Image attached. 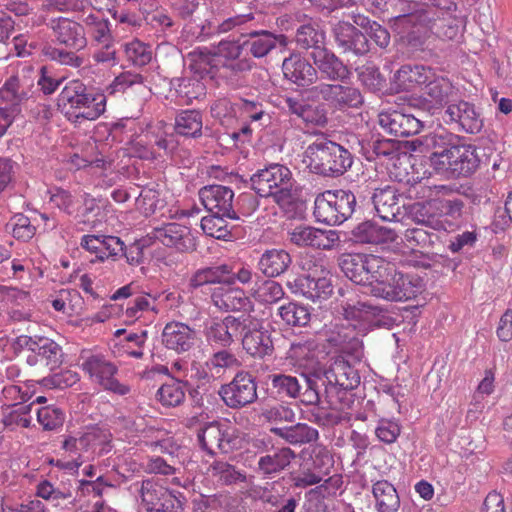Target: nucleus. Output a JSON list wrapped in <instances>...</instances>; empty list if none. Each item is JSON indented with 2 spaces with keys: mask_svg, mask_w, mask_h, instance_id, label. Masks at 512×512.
<instances>
[{
  "mask_svg": "<svg viewBox=\"0 0 512 512\" xmlns=\"http://www.w3.org/2000/svg\"><path fill=\"white\" fill-rule=\"evenodd\" d=\"M199 197L204 207L217 216L232 217L233 191L226 186L210 185L199 191Z\"/></svg>",
  "mask_w": 512,
  "mask_h": 512,
  "instance_id": "19",
  "label": "nucleus"
},
{
  "mask_svg": "<svg viewBox=\"0 0 512 512\" xmlns=\"http://www.w3.org/2000/svg\"><path fill=\"white\" fill-rule=\"evenodd\" d=\"M314 63L320 71L332 80H344L349 77V69L330 51L316 47L312 52Z\"/></svg>",
  "mask_w": 512,
  "mask_h": 512,
  "instance_id": "36",
  "label": "nucleus"
},
{
  "mask_svg": "<svg viewBox=\"0 0 512 512\" xmlns=\"http://www.w3.org/2000/svg\"><path fill=\"white\" fill-rule=\"evenodd\" d=\"M198 441L208 454H215L216 450L229 453L242 446L243 439L237 429L227 420L206 423L198 431Z\"/></svg>",
  "mask_w": 512,
  "mask_h": 512,
  "instance_id": "7",
  "label": "nucleus"
},
{
  "mask_svg": "<svg viewBox=\"0 0 512 512\" xmlns=\"http://www.w3.org/2000/svg\"><path fill=\"white\" fill-rule=\"evenodd\" d=\"M430 162L438 174L456 178L472 174L478 167L479 159L473 145L451 143L443 150L432 153Z\"/></svg>",
  "mask_w": 512,
  "mask_h": 512,
  "instance_id": "4",
  "label": "nucleus"
},
{
  "mask_svg": "<svg viewBox=\"0 0 512 512\" xmlns=\"http://www.w3.org/2000/svg\"><path fill=\"white\" fill-rule=\"evenodd\" d=\"M251 185L261 197H273L278 204H286L292 197L294 179L290 169L271 164L251 177Z\"/></svg>",
  "mask_w": 512,
  "mask_h": 512,
  "instance_id": "5",
  "label": "nucleus"
},
{
  "mask_svg": "<svg viewBox=\"0 0 512 512\" xmlns=\"http://www.w3.org/2000/svg\"><path fill=\"white\" fill-rule=\"evenodd\" d=\"M245 329L242 332V345L246 352L254 357H264L273 351V342L268 330L258 320L244 315Z\"/></svg>",
  "mask_w": 512,
  "mask_h": 512,
  "instance_id": "15",
  "label": "nucleus"
},
{
  "mask_svg": "<svg viewBox=\"0 0 512 512\" xmlns=\"http://www.w3.org/2000/svg\"><path fill=\"white\" fill-rule=\"evenodd\" d=\"M382 129L396 137H408L419 133L423 127L422 121L411 114L397 110L382 111L378 115Z\"/></svg>",
  "mask_w": 512,
  "mask_h": 512,
  "instance_id": "17",
  "label": "nucleus"
},
{
  "mask_svg": "<svg viewBox=\"0 0 512 512\" xmlns=\"http://www.w3.org/2000/svg\"><path fill=\"white\" fill-rule=\"evenodd\" d=\"M123 47L128 60L134 65L144 66L152 59L151 47L138 39L125 43Z\"/></svg>",
  "mask_w": 512,
  "mask_h": 512,
  "instance_id": "64",
  "label": "nucleus"
},
{
  "mask_svg": "<svg viewBox=\"0 0 512 512\" xmlns=\"http://www.w3.org/2000/svg\"><path fill=\"white\" fill-rule=\"evenodd\" d=\"M18 343L25 346L33 353L46 361L47 365L55 367L60 363L61 348L60 346L49 338L33 339L30 336H20Z\"/></svg>",
  "mask_w": 512,
  "mask_h": 512,
  "instance_id": "35",
  "label": "nucleus"
},
{
  "mask_svg": "<svg viewBox=\"0 0 512 512\" xmlns=\"http://www.w3.org/2000/svg\"><path fill=\"white\" fill-rule=\"evenodd\" d=\"M186 63L189 69L202 78L205 74H210L213 68L219 67L212 49L197 48L187 55Z\"/></svg>",
  "mask_w": 512,
  "mask_h": 512,
  "instance_id": "46",
  "label": "nucleus"
},
{
  "mask_svg": "<svg viewBox=\"0 0 512 512\" xmlns=\"http://www.w3.org/2000/svg\"><path fill=\"white\" fill-rule=\"evenodd\" d=\"M110 433L99 427H90L85 431L67 435L62 443L65 455L52 461L58 468L75 474L80 466L95 454L108 452Z\"/></svg>",
  "mask_w": 512,
  "mask_h": 512,
  "instance_id": "1",
  "label": "nucleus"
},
{
  "mask_svg": "<svg viewBox=\"0 0 512 512\" xmlns=\"http://www.w3.org/2000/svg\"><path fill=\"white\" fill-rule=\"evenodd\" d=\"M443 120L454 123L467 133H477L482 128V119L474 106L466 101L450 104L445 110Z\"/></svg>",
  "mask_w": 512,
  "mask_h": 512,
  "instance_id": "21",
  "label": "nucleus"
},
{
  "mask_svg": "<svg viewBox=\"0 0 512 512\" xmlns=\"http://www.w3.org/2000/svg\"><path fill=\"white\" fill-rule=\"evenodd\" d=\"M373 495L379 512H397L400 500L395 487L386 480L373 485Z\"/></svg>",
  "mask_w": 512,
  "mask_h": 512,
  "instance_id": "45",
  "label": "nucleus"
},
{
  "mask_svg": "<svg viewBox=\"0 0 512 512\" xmlns=\"http://www.w3.org/2000/svg\"><path fill=\"white\" fill-rule=\"evenodd\" d=\"M277 43L281 46H285V36L282 34L274 35L268 31L251 32L250 39L247 41L251 54L256 58L267 55Z\"/></svg>",
  "mask_w": 512,
  "mask_h": 512,
  "instance_id": "43",
  "label": "nucleus"
},
{
  "mask_svg": "<svg viewBox=\"0 0 512 512\" xmlns=\"http://www.w3.org/2000/svg\"><path fill=\"white\" fill-rule=\"evenodd\" d=\"M433 33L442 39L456 40L461 37L464 29V19L461 17H449L434 22L431 26Z\"/></svg>",
  "mask_w": 512,
  "mask_h": 512,
  "instance_id": "55",
  "label": "nucleus"
},
{
  "mask_svg": "<svg viewBox=\"0 0 512 512\" xmlns=\"http://www.w3.org/2000/svg\"><path fill=\"white\" fill-rule=\"evenodd\" d=\"M271 385L279 397L296 398L301 389L296 377L284 374L272 375Z\"/></svg>",
  "mask_w": 512,
  "mask_h": 512,
  "instance_id": "63",
  "label": "nucleus"
},
{
  "mask_svg": "<svg viewBox=\"0 0 512 512\" xmlns=\"http://www.w3.org/2000/svg\"><path fill=\"white\" fill-rule=\"evenodd\" d=\"M171 85L174 87L175 93L179 97V104L181 105L191 103V101L198 98L203 91V87L199 81L190 78L173 79Z\"/></svg>",
  "mask_w": 512,
  "mask_h": 512,
  "instance_id": "59",
  "label": "nucleus"
},
{
  "mask_svg": "<svg viewBox=\"0 0 512 512\" xmlns=\"http://www.w3.org/2000/svg\"><path fill=\"white\" fill-rule=\"evenodd\" d=\"M152 234V237L163 245L180 252L193 251L196 248L195 237L190 228L176 222L156 227Z\"/></svg>",
  "mask_w": 512,
  "mask_h": 512,
  "instance_id": "16",
  "label": "nucleus"
},
{
  "mask_svg": "<svg viewBox=\"0 0 512 512\" xmlns=\"http://www.w3.org/2000/svg\"><path fill=\"white\" fill-rule=\"evenodd\" d=\"M58 107L74 123L93 121L105 112L106 96L101 93H87L81 82L72 81L59 94Z\"/></svg>",
  "mask_w": 512,
  "mask_h": 512,
  "instance_id": "3",
  "label": "nucleus"
},
{
  "mask_svg": "<svg viewBox=\"0 0 512 512\" xmlns=\"http://www.w3.org/2000/svg\"><path fill=\"white\" fill-rule=\"evenodd\" d=\"M82 359L81 367L83 371L88 374L93 383L119 396H125L130 393V386L115 378L118 372L117 366L107 360L103 355L90 354Z\"/></svg>",
  "mask_w": 512,
  "mask_h": 512,
  "instance_id": "9",
  "label": "nucleus"
},
{
  "mask_svg": "<svg viewBox=\"0 0 512 512\" xmlns=\"http://www.w3.org/2000/svg\"><path fill=\"white\" fill-rule=\"evenodd\" d=\"M230 273L231 268L228 265L203 268L192 276L190 285L197 288L210 283H225Z\"/></svg>",
  "mask_w": 512,
  "mask_h": 512,
  "instance_id": "51",
  "label": "nucleus"
},
{
  "mask_svg": "<svg viewBox=\"0 0 512 512\" xmlns=\"http://www.w3.org/2000/svg\"><path fill=\"white\" fill-rule=\"evenodd\" d=\"M235 106L238 109L239 117L249 121L250 124H254L255 127L261 128L265 125L263 120H269V116L265 113L260 103L242 99Z\"/></svg>",
  "mask_w": 512,
  "mask_h": 512,
  "instance_id": "60",
  "label": "nucleus"
},
{
  "mask_svg": "<svg viewBox=\"0 0 512 512\" xmlns=\"http://www.w3.org/2000/svg\"><path fill=\"white\" fill-rule=\"evenodd\" d=\"M294 458L289 448H282L273 454L262 456L258 461L259 470L266 475L280 472L287 467Z\"/></svg>",
  "mask_w": 512,
  "mask_h": 512,
  "instance_id": "49",
  "label": "nucleus"
},
{
  "mask_svg": "<svg viewBox=\"0 0 512 512\" xmlns=\"http://www.w3.org/2000/svg\"><path fill=\"white\" fill-rule=\"evenodd\" d=\"M140 493L141 503L147 511L181 512L183 510L182 499L153 479L142 482Z\"/></svg>",
  "mask_w": 512,
  "mask_h": 512,
  "instance_id": "12",
  "label": "nucleus"
},
{
  "mask_svg": "<svg viewBox=\"0 0 512 512\" xmlns=\"http://www.w3.org/2000/svg\"><path fill=\"white\" fill-rule=\"evenodd\" d=\"M334 35L337 44L344 51H351L356 55H363L369 51V43L366 36L348 22L341 21L336 24Z\"/></svg>",
  "mask_w": 512,
  "mask_h": 512,
  "instance_id": "27",
  "label": "nucleus"
},
{
  "mask_svg": "<svg viewBox=\"0 0 512 512\" xmlns=\"http://www.w3.org/2000/svg\"><path fill=\"white\" fill-rule=\"evenodd\" d=\"M318 344L313 338H302L291 343L286 353V360L300 369H314L317 364L316 352Z\"/></svg>",
  "mask_w": 512,
  "mask_h": 512,
  "instance_id": "29",
  "label": "nucleus"
},
{
  "mask_svg": "<svg viewBox=\"0 0 512 512\" xmlns=\"http://www.w3.org/2000/svg\"><path fill=\"white\" fill-rule=\"evenodd\" d=\"M253 20L252 14H241L233 17H229L223 21L217 19L208 21L207 26H203L201 32L197 37L205 38L215 33H226L235 27L241 26L249 21Z\"/></svg>",
  "mask_w": 512,
  "mask_h": 512,
  "instance_id": "53",
  "label": "nucleus"
},
{
  "mask_svg": "<svg viewBox=\"0 0 512 512\" xmlns=\"http://www.w3.org/2000/svg\"><path fill=\"white\" fill-rule=\"evenodd\" d=\"M329 147V176L343 174L352 165L351 154L348 150L332 141H330Z\"/></svg>",
  "mask_w": 512,
  "mask_h": 512,
  "instance_id": "57",
  "label": "nucleus"
},
{
  "mask_svg": "<svg viewBox=\"0 0 512 512\" xmlns=\"http://www.w3.org/2000/svg\"><path fill=\"white\" fill-rule=\"evenodd\" d=\"M287 287L293 294L312 301L327 299L333 290L330 274L322 267H315L307 275L288 280Z\"/></svg>",
  "mask_w": 512,
  "mask_h": 512,
  "instance_id": "10",
  "label": "nucleus"
},
{
  "mask_svg": "<svg viewBox=\"0 0 512 512\" xmlns=\"http://www.w3.org/2000/svg\"><path fill=\"white\" fill-rule=\"evenodd\" d=\"M238 360L234 354L227 350L214 353L205 363L206 370L200 378L211 379L219 377L226 369L237 366Z\"/></svg>",
  "mask_w": 512,
  "mask_h": 512,
  "instance_id": "47",
  "label": "nucleus"
},
{
  "mask_svg": "<svg viewBox=\"0 0 512 512\" xmlns=\"http://www.w3.org/2000/svg\"><path fill=\"white\" fill-rule=\"evenodd\" d=\"M373 204L377 216L384 221H392L399 213V195L395 188L387 186L376 189L373 197Z\"/></svg>",
  "mask_w": 512,
  "mask_h": 512,
  "instance_id": "34",
  "label": "nucleus"
},
{
  "mask_svg": "<svg viewBox=\"0 0 512 512\" xmlns=\"http://www.w3.org/2000/svg\"><path fill=\"white\" fill-rule=\"evenodd\" d=\"M424 289V282L419 276L403 274L395 270V291L390 294L392 298H395V302L415 299Z\"/></svg>",
  "mask_w": 512,
  "mask_h": 512,
  "instance_id": "38",
  "label": "nucleus"
},
{
  "mask_svg": "<svg viewBox=\"0 0 512 512\" xmlns=\"http://www.w3.org/2000/svg\"><path fill=\"white\" fill-rule=\"evenodd\" d=\"M439 211L437 199L433 198L413 204L410 208V217L416 224L435 231L445 230L446 223L441 219Z\"/></svg>",
  "mask_w": 512,
  "mask_h": 512,
  "instance_id": "31",
  "label": "nucleus"
},
{
  "mask_svg": "<svg viewBox=\"0 0 512 512\" xmlns=\"http://www.w3.org/2000/svg\"><path fill=\"white\" fill-rule=\"evenodd\" d=\"M291 264V257L284 249H268L260 257L259 270L267 277H277Z\"/></svg>",
  "mask_w": 512,
  "mask_h": 512,
  "instance_id": "39",
  "label": "nucleus"
},
{
  "mask_svg": "<svg viewBox=\"0 0 512 512\" xmlns=\"http://www.w3.org/2000/svg\"><path fill=\"white\" fill-rule=\"evenodd\" d=\"M31 85L32 81L30 83L23 81L20 84L19 75L11 76L0 89V98L15 106L24 98H27L28 94L25 89Z\"/></svg>",
  "mask_w": 512,
  "mask_h": 512,
  "instance_id": "54",
  "label": "nucleus"
},
{
  "mask_svg": "<svg viewBox=\"0 0 512 512\" xmlns=\"http://www.w3.org/2000/svg\"><path fill=\"white\" fill-rule=\"evenodd\" d=\"M317 100H324L335 107H357L362 103L360 92L350 86L340 84H320L311 90Z\"/></svg>",
  "mask_w": 512,
  "mask_h": 512,
  "instance_id": "18",
  "label": "nucleus"
},
{
  "mask_svg": "<svg viewBox=\"0 0 512 512\" xmlns=\"http://www.w3.org/2000/svg\"><path fill=\"white\" fill-rule=\"evenodd\" d=\"M329 144V140L318 139L304 151L302 162L311 172L329 176Z\"/></svg>",
  "mask_w": 512,
  "mask_h": 512,
  "instance_id": "33",
  "label": "nucleus"
},
{
  "mask_svg": "<svg viewBox=\"0 0 512 512\" xmlns=\"http://www.w3.org/2000/svg\"><path fill=\"white\" fill-rule=\"evenodd\" d=\"M353 237L359 243L380 244L395 241L397 235L392 229L366 221L353 230Z\"/></svg>",
  "mask_w": 512,
  "mask_h": 512,
  "instance_id": "37",
  "label": "nucleus"
},
{
  "mask_svg": "<svg viewBox=\"0 0 512 512\" xmlns=\"http://www.w3.org/2000/svg\"><path fill=\"white\" fill-rule=\"evenodd\" d=\"M219 66L241 71L249 68L247 61H236L241 54V45L236 41H221L211 48Z\"/></svg>",
  "mask_w": 512,
  "mask_h": 512,
  "instance_id": "40",
  "label": "nucleus"
},
{
  "mask_svg": "<svg viewBox=\"0 0 512 512\" xmlns=\"http://www.w3.org/2000/svg\"><path fill=\"white\" fill-rule=\"evenodd\" d=\"M386 260L380 256L373 254H345L341 258L340 267L342 272L352 282L363 285L366 288L370 282L375 278L385 274Z\"/></svg>",
  "mask_w": 512,
  "mask_h": 512,
  "instance_id": "8",
  "label": "nucleus"
},
{
  "mask_svg": "<svg viewBox=\"0 0 512 512\" xmlns=\"http://www.w3.org/2000/svg\"><path fill=\"white\" fill-rule=\"evenodd\" d=\"M211 298L220 310L248 312L252 309V302L245 292L226 282L214 288Z\"/></svg>",
  "mask_w": 512,
  "mask_h": 512,
  "instance_id": "22",
  "label": "nucleus"
},
{
  "mask_svg": "<svg viewBox=\"0 0 512 512\" xmlns=\"http://www.w3.org/2000/svg\"><path fill=\"white\" fill-rule=\"evenodd\" d=\"M435 70L431 67L420 64L402 65L394 75V84L400 90L421 91L426 82L432 78Z\"/></svg>",
  "mask_w": 512,
  "mask_h": 512,
  "instance_id": "26",
  "label": "nucleus"
},
{
  "mask_svg": "<svg viewBox=\"0 0 512 512\" xmlns=\"http://www.w3.org/2000/svg\"><path fill=\"white\" fill-rule=\"evenodd\" d=\"M452 92L450 80L434 72L432 78L422 87L420 94L411 99V105L435 115L447 103Z\"/></svg>",
  "mask_w": 512,
  "mask_h": 512,
  "instance_id": "11",
  "label": "nucleus"
},
{
  "mask_svg": "<svg viewBox=\"0 0 512 512\" xmlns=\"http://www.w3.org/2000/svg\"><path fill=\"white\" fill-rule=\"evenodd\" d=\"M375 276L367 288V293L385 301L395 302V298H392L390 295L392 291H395L394 265L386 261L385 274H381V277H378V273H376Z\"/></svg>",
  "mask_w": 512,
  "mask_h": 512,
  "instance_id": "42",
  "label": "nucleus"
},
{
  "mask_svg": "<svg viewBox=\"0 0 512 512\" xmlns=\"http://www.w3.org/2000/svg\"><path fill=\"white\" fill-rule=\"evenodd\" d=\"M290 240L299 246L331 249L339 241L336 231L321 230L310 226H297L290 232Z\"/></svg>",
  "mask_w": 512,
  "mask_h": 512,
  "instance_id": "20",
  "label": "nucleus"
},
{
  "mask_svg": "<svg viewBox=\"0 0 512 512\" xmlns=\"http://www.w3.org/2000/svg\"><path fill=\"white\" fill-rule=\"evenodd\" d=\"M219 394L228 407L240 408L257 399V386L251 374L240 372L230 383L221 387Z\"/></svg>",
  "mask_w": 512,
  "mask_h": 512,
  "instance_id": "14",
  "label": "nucleus"
},
{
  "mask_svg": "<svg viewBox=\"0 0 512 512\" xmlns=\"http://www.w3.org/2000/svg\"><path fill=\"white\" fill-rule=\"evenodd\" d=\"M244 315L240 317L227 316L223 319L211 318L204 324V335L209 344L228 347L245 329Z\"/></svg>",
  "mask_w": 512,
  "mask_h": 512,
  "instance_id": "13",
  "label": "nucleus"
},
{
  "mask_svg": "<svg viewBox=\"0 0 512 512\" xmlns=\"http://www.w3.org/2000/svg\"><path fill=\"white\" fill-rule=\"evenodd\" d=\"M271 431L291 444L308 443L318 437L316 429L301 423L290 427L272 428Z\"/></svg>",
  "mask_w": 512,
  "mask_h": 512,
  "instance_id": "48",
  "label": "nucleus"
},
{
  "mask_svg": "<svg viewBox=\"0 0 512 512\" xmlns=\"http://www.w3.org/2000/svg\"><path fill=\"white\" fill-rule=\"evenodd\" d=\"M342 331L338 332V337L332 338L335 345H341L346 341L352 340L356 335H365L374 327H386L388 329L394 326L395 320L386 316L381 308L372 306L364 302L346 303L343 306Z\"/></svg>",
  "mask_w": 512,
  "mask_h": 512,
  "instance_id": "2",
  "label": "nucleus"
},
{
  "mask_svg": "<svg viewBox=\"0 0 512 512\" xmlns=\"http://www.w3.org/2000/svg\"><path fill=\"white\" fill-rule=\"evenodd\" d=\"M88 28V32L98 42H106L109 37V25L103 18L100 11H95L92 6L90 10L81 18Z\"/></svg>",
  "mask_w": 512,
  "mask_h": 512,
  "instance_id": "56",
  "label": "nucleus"
},
{
  "mask_svg": "<svg viewBox=\"0 0 512 512\" xmlns=\"http://www.w3.org/2000/svg\"><path fill=\"white\" fill-rule=\"evenodd\" d=\"M282 69L284 76L300 87L309 86L317 78L315 68L299 54L285 58Z\"/></svg>",
  "mask_w": 512,
  "mask_h": 512,
  "instance_id": "28",
  "label": "nucleus"
},
{
  "mask_svg": "<svg viewBox=\"0 0 512 512\" xmlns=\"http://www.w3.org/2000/svg\"><path fill=\"white\" fill-rule=\"evenodd\" d=\"M285 102L291 114L296 115L308 124L323 126L327 121L323 109L306 104L302 99L288 97Z\"/></svg>",
  "mask_w": 512,
  "mask_h": 512,
  "instance_id": "44",
  "label": "nucleus"
},
{
  "mask_svg": "<svg viewBox=\"0 0 512 512\" xmlns=\"http://www.w3.org/2000/svg\"><path fill=\"white\" fill-rule=\"evenodd\" d=\"M355 204L356 198L350 191L328 190L316 197L314 216L318 222L339 225L352 215Z\"/></svg>",
  "mask_w": 512,
  "mask_h": 512,
  "instance_id": "6",
  "label": "nucleus"
},
{
  "mask_svg": "<svg viewBox=\"0 0 512 512\" xmlns=\"http://www.w3.org/2000/svg\"><path fill=\"white\" fill-rule=\"evenodd\" d=\"M57 41L67 47L81 50L86 44L84 28L77 22L67 18H59L52 25Z\"/></svg>",
  "mask_w": 512,
  "mask_h": 512,
  "instance_id": "30",
  "label": "nucleus"
},
{
  "mask_svg": "<svg viewBox=\"0 0 512 512\" xmlns=\"http://www.w3.org/2000/svg\"><path fill=\"white\" fill-rule=\"evenodd\" d=\"M80 244L101 261L123 251V242L115 236L84 235Z\"/></svg>",
  "mask_w": 512,
  "mask_h": 512,
  "instance_id": "32",
  "label": "nucleus"
},
{
  "mask_svg": "<svg viewBox=\"0 0 512 512\" xmlns=\"http://www.w3.org/2000/svg\"><path fill=\"white\" fill-rule=\"evenodd\" d=\"M278 314L284 322L292 326H305L310 321L308 308L294 302L279 307Z\"/></svg>",
  "mask_w": 512,
  "mask_h": 512,
  "instance_id": "62",
  "label": "nucleus"
},
{
  "mask_svg": "<svg viewBox=\"0 0 512 512\" xmlns=\"http://www.w3.org/2000/svg\"><path fill=\"white\" fill-rule=\"evenodd\" d=\"M152 140L159 149H163L166 153L172 152L175 148L172 136L169 138L159 137L154 136L150 131H146L129 142L128 151L130 156L140 159L155 158V152L151 145Z\"/></svg>",
  "mask_w": 512,
  "mask_h": 512,
  "instance_id": "25",
  "label": "nucleus"
},
{
  "mask_svg": "<svg viewBox=\"0 0 512 512\" xmlns=\"http://www.w3.org/2000/svg\"><path fill=\"white\" fill-rule=\"evenodd\" d=\"M202 116L196 110H186L181 112L175 122L176 132L180 135L197 137L202 132Z\"/></svg>",
  "mask_w": 512,
  "mask_h": 512,
  "instance_id": "50",
  "label": "nucleus"
},
{
  "mask_svg": "<svg viewBox=\"0 0 512 512\" xmlns=\"http://www.w3.org/2000/svg\"><path fill=\"white\" fill-rule=\"evenodd\" d=\"M37 421L47 431L60 428L65 421L64 411L55 405H46L35 410Z\"/></svg>",
  "mask_w": 512,
  "mask_h": 512,
  "instance_id": "58",
  "label": "nucleus"
},
{
  "mask_svg": "<svg viewBox=\"0 0 512 512\" xmlns=\"http://www.w3.org/2000/svg\"><path fill=\"white\" fill-rule=\"evenodd\" d=\"M324 377L331 386L343 390H352L360 384V375L347 360L339 356L323 371Z\"/></svg>",
  "mask_w": 512,
  "mask_h": 512,
  "instance_id": "24",
  "label": "nucleus"
},
{
  "mask_svg": "<svg viewBox=\"0 0 512 512\" xmlns=\"http://www.w3.org/2000/svg\"><path fill=\"white\" fill-rule=\"evenodd\" d=\"M156 396L163 406H179L185 399V384L180 380H171L158 389Z\"/></svg>",
  "mask_w": 512,
  "mask_h": 512,
  "instance_id": "52",
  "label": "nucleus"
},
{
  "mask_svg": "<svg viewBox=\"0 0 512 512\" xmlns=\"http://www.w3.org/2000/svg\"><path fill=\"white\" fill-rule=\"evenodd\" d=\"M37 495L59 508L61 511H70L75 506V497L69 489L55 488L49 481H42L37 485Z\"/></svg>",
  "mask_w": 512,
  "mask_h": 512,
  "instance_id": "41",
  "label": "nucleus"
},
{
  "mask_svg": "<svg viewBox=\"0 0 512 512\" xmlns=\"http://www.w3.org/2000/svg\"><path fill=\"white\" fill-rule=\"evenodd\" d=\"M196 332L187 324L177 321L169 322L162 332L164 346L177 353L189 351L195 344Z\"/></svg>",
  "mask_w": 512,
  "mask_h": 512,
  "instance_id": "23",
  "label": "nucleus"
},
{
  "mask_svg": "<svg viewBox=\"0 0 512 512\" xmlns=\"http://www.w3.org/2000/svg\"><path fill=\"white\" fill-rule=\"evenodd\" d=\"M353 22L365 29L369 37L381 48H385L390 42L388 31L377 22L370 21L367 17L357 14L353 15Z\"/></svg>",
  "mask_w": 512,
  "mask_h": 512,
  "instance_id": "61",
  "label": "nucleus"
}]
</instances>
